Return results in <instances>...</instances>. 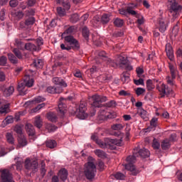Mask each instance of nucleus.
I'll return each instance as SVG.
<instances>
[{
	"label": "nucleus",
	"instance_id": "64",
	"mask_svg": "<svg viewBox=\"0 0 182 182\" xmlns=\"http://www.w3.org/2000/svg\"><path fill=\"white\" fill-rule=\"evenodd\" d=\"M19 2L18 1V0H11L9 1V5L11 8H16Z\"/></svg>",
	"mask_w": 182,
	"mask_h": 182
},
{
	"label": "nucleus",
	"instance_id": "57",
	"mask_svg": "<svg viewBox=\"0 0 182 182\" xmlns=\"http://www.w3.org/2000/svg\"><path fill=\"white\" fill-rule=\"evenodd\" d=\"M114 177H115L117 180H124L125 176L122 173L118 172L114 175Z\"/></svg>",
	"mask_w": 182,
	"mask_h": 182
},
{
	"label": "nucleus",
	"instance_id": "49",
	"mask_svg": "<svg viewBox=\"0 0 182 182\" xmlns=\"http://www.w3.org/2000/svg\"><path fill=\"white\" fill-rule=\"evenodd\" d=\"M65 11H69L70 9V2L68 0L63 1L61 4Z\"/></svg>",
	"mask_w": 182,
	"mask_h": 182
},
{
	"label": "nucleus",
	"instance_id": "21",
	"mask_svg": "<svg viewBox=\"0 0 182 182\" xmlns=\"http://www.w3.org/2000/svg\"><path fill=\"white\" fill-rule=\"evenodd\" d=\"M166 53L170 60H173L174 59V53L173 52V48L169 44L166 46Z\"/></svg>",
	"mask_w": 182,
	"mask_h": 182
},
{
	"label": "nucleus",
	"instance_id": "34",
	"mask_svg": "<svg viewBox=\"0 0 182 182\" xmlns=\"http://www.w3.org/2000/svg\"><path fill=\"white\" fill-rule=\"evenodd\" d=\"M75 32L76 28H75V26H72L65 31L62 36H66V35H72V33H75Z\"/></svg>",
	"mask_w": 182,
	"mask_h": 182
},
{
	"label": "nucleus",
	"instance_id": "54",
	"mask_svg": "<svg viewBox=\"0 0 182 182\" xmlns=\"http://www.w3.org/2000/svg\"><path fill=\"white\" fill-rule=\"evenodd\" d=\"M35 15V9H30L29 10H27L24 12V16H33Z\"/></svg>",
	"mask_w": 182,
	"mask_h": 182
},
{
	"label": "nucleus",
	"instance_id": "19",
	"mask_svg": "<svg viewBox=\"0 0 182 182\" xmlns=\"http://www.w3.org/2000/svg\"><path fill=\"white\" fill-rule=\"evenodd\" d=\"M15 160H17L16 164L11 166V170H15L16 167V170H18V171H20V170H22V164H23V161L21 158L15 159Z\"/></svg>",
	"mask_w": 182,
	"mask_h": 182
},
{
	"label": "nucleus",
	"instance_id": "55",
	"mask_svg": "<svg viewBox=\"0 0 182 182\" xmlns=\"http://www.w3.org/2000/svg\"><path fill=\"white\" fill-rule=\"evenodd\" d=\"M13 53L17 59H22V53H21V50H18V48L13 49Z\"/></svg>",
	"mask_w": 182,
	"mask_h": 182
},
{
	"label": "nucleus",
	"instance_id": "56",
	"mask_svg": "<svg viewBox=\"0 0 182 182\" xmlns=\"http://www.w3.org/2000/svg\"><path fill=\"white\" fill-rule=\"evenodd\" d=\"M98 56H99V58L102 59V60H105V61H106V60H107L109 58L107 57V54H106V52H105V51L99 52L98 53Z\"/></svg>",
	"mask_w": 182,
	"mask_h": 182
},
{
	"label": "nucleus",
	"instance_id": "59",
	"mask_svg": "<svg viewBox=\"0 0 182 182\" xmlns=\"http://www.w3.org/2000/svg\"><path fill=\"white\" fill-rule=\"evenodd\" d=\"M135 92L137 96H141V95H143L146 92V90L142 87H137Z\"/></svg>",
	"mask_w": 182,
	"mask_h": 182
},
{
	"label": "nucleus",
	"instance_id": "10",
	"mask_svg": "<svg viewBox=\"0 0 182 182\" xmlns=\"http://www.w3.org/2000/svg\"><path fill=\"white\" fill-rule=\"evenodd\" d=\"M159 31L161 33H164L165 31H167V20L163 15H159L158 18Z\"/></svg>",
	"mask_w": 182,
	"mask_h": 182
},
{
	"label": "nucleus",
	"instance_id": "37",
	"mask_svg": "<svg viewBox=\"0 0 182 182\" xmlns=\"http://www.w3.org/2000/svg\"><path fill=\"white\" fill-rule=\"evenodd\" d=\"M132 16H135L138 18L136 21L138 25H143V23H144V17H143L140 14H138L137 11H136V14Z\"/></svg>",
	"mask_w": 182,
	"mask_h": 182
},
{
	"label": "nucleus",
	"instance_id": "23",
	"mask_svg": "<svg viewBox=\"0 0 182 182\" xmlns=\"http://www.w3.org/2000/svg\"><path fill=\"white\" fill-rule=\"evenodd\" d=\"M33 124L37 129H41L43 126V121H42L41 116H36L34 118Z\"/></svg>",
	"mask_w": 182,
	"mask_h": 182
},
{
	"label": "nucleus",
	"instance_id": "31",
	"mask_svg": "<svg viewBox=\"0 0 182 182\" xmlns=\"http://www.w3.org/2000/svg\"><path fill=\"white\" fill-rule=\"evenodd\" d=\"M113 23L117 28H122L124 25V20L120 18H114Z\"/></svg>",
	"mask_w": 182,
	"mask_h": 182
},
{
	"label": "nucleus",
	"instance_id": "4",
	"mask_svg": "<svg viewBox=\"0 0 182 182\" xmlns=\"http://www.w3.org/2000/svg\"><path fill=\"white\" fill-rule=\"evenodd\" d=\"M96 165L95 164V159L93 157L90 156L88 158L87 163L85 164L84 167V175L87 180L89 181H93L95 177H96Z\"/></svg>",
	"mask_w": 182,
	"mask_h": 182
},
{
	"label": "nucleus",
	"instance_id": "58",
	"mask_svg": "<svg viewBox=\"0 0 182 182\" xmlns=\"http://www.w3.org/2000/svg\"><path fill=\"white\" fill-rule=\"evenodd\" d=\"M136 3H132L129 4V5L132 6V9H136L137 6H139L140 4H141V0H135Z\"/></svg>",
	"mask_w": 182,
	"mask_h": 182
},
{
	"label": "nucleus",
	"instance_id": "7",
	"mask_svg": "<svg viewBox=\"0 0 182 182\" xmlns=\"http://www.w3.org/2000/svg\"><path fill=\"white\" fill-rule=\"evenodd\" d=\"M24 167L28 171L36 173L39 170V164H38V161L26 159L24 162Z\"/></svg>",
	"mask_w": 182,
	"mask_h": 182
},
{
	"label": "nucleus",
	"instance_id": "33",
	"mask_svg": "<svg viewBox=\"0 0 182 182\" xmlns=\"http://www.w3.org/2000/svg\"><path fill=\"white\" fill-rule=\"evenodd\" d=\"M169 70L171 72V76L172 79H176V76H177V68L174 67L172 64H169Z\"/></svg>",
	"mask_w": 182,
	"mask_h": 182
},
{
	"label": "nucleus",
	"instance_id": "5",
	"mask_svg": "<svg viewBox=\"0 0 182 182\" xmlns=\"http://www.w3.org/2000/svg\"><path fill=\"white\" fill-rule=\"evenodd\" d=\"M33 78L29 75H26L23 80L18 82L17 90L21 96H25L28 93V87L33 86Z\"/></svg>",
	"mask_w": 182,
	"mask_h": 182
},
{
	"label": "nucleus",
	"instance_id": "52",
	"mask_svg": "<svg viewBox=\"0 0 182 182\" xmlns=\"http://www.w3.org/2000/svg\"><path fill=\"white\" fill-rule=\"evenodd\" d=\"M157 122H159V119L154 117L150 122V126L151 129H156L157 127Z\"/></svg>",
	"mask_w": 182,
	"mask_h": 182
},
{
	"label": "nucleus",
	"instance_id": "13",
	"mask_svg": "<svg viewBox=\"0 0 182 182\" xmlns=\"http://www.w3.org/2000/svg\"><path fill=\"white\" fill-rule=\"evenodd\" d=\"M9 103L6 104L5 100H0V114H1V116H5L9 113Z\"/></svg>",
	"mask_w": 182,
	"mask_h": 182
},
{
	"label": "nucleus",
	"instance_id": "43",
	"mask_svg": "<svg viewBox=\"0 0 182 182\" xmlns=\"http://www.w3.org/2000/svg\"><path fill=\"white\" fill-rule=\"evenodd\" d=\"M95 153L100 159H106V153L100 149H96Z\"/></svg>",
	"mask_w": 182,
	"mask_h": 182
},
{
	"label": "nucleus",
	"instance_id": "48",
	"mask_svg": "<svg viewBox=\"0 0 182 182\" xmlns=\"http://www.w3.org/2000/svg\"><path fill=\"white\" fill-rule=\"evenodd\" d=\"M155 86L153 85V80H147L146 81V89L149 90V92H151V90H153L154 89Z\"/></svg>",
	"mask_w": 182,
	"mask_h": 182
},
{
	"label": "nucleus",
	"instance_id": "27",
	"mask_svg": "<svg viewBox=\"0 0 182 182\" xmlns=\"http://www.w3.org/2000/svg\"><path fill=\"white\" fill-rule=\"evenodd\" d=\"M26 130L28 134V136H34L35 135V128L33 125L31 124H27L26 125Z\"/></svg>",
	"mask_w": 182,
	"mask_h": 182
},
{
	"label": "nucleus",
	"instance_id": "24",
	"mask_svg": "<svg viewBox=\"0 0 182 182\" xmlns=\"http://www.w3.org/2000/svg\"><path fill=\"white\" fill-rule=\"evenodd\" d=\"M136 114H139V116H140L141 119H144V120H146V119H147V111L144 110L143 108H138L135 116H136Z\"/></svg>",
	"mask_w": 182,
	"mask_h": 182
},
{
	"label": "nucleus",
	"instance_id": "6",
	"mask_svg": "<svg viewBox=\"0 0 182 182\" xmlns=\"http://www.w3.org/2000/svg\"><path fill=\"white\" fill-rule=\"evenodd\" d=\"M99 146L101 149H109L110 150H116L117 146H122V139H112L106 138L105 142L99 141Z\"/></svg>",
	"mask_w": 182,
	"mask_h": 182
},
{
	"label": "nucleus",
	"instance_id": "14",
	"mask_svg": "<svg viewBox=\"0 0 182 182\" xmlns=\"http://www.w3.org/2000/svg\"><path fill=\"white\" fill-rule=\"evenodd\" d=\"M52 82L53 83H54V85L60 86L57 87H60L63 90L65 87H68V83L66 82V81H65V80L62 79L61 77H55L52 79Z\"/></svg>",
	"mask_w": 182,
	"mask_h": 182
},
{
	"label": "nucleus",
	"instance_id": "51",
	"mask_svg": "<svg viewBox=\"0 0 182 182\" xmlns=\"http://www.w3.org/2000/svg\"><path fill=\"white\" fill-rule=\"evenodd\" d=\"M70 21L73 23H76V22H77V21H79V14H74L71 15Z\"/></svg>",
	"mask_w": 182,
	"mask_h": 182
},
{
	"label": "nucleus",
	"instance_id": "44",
	"mask_svg": "<svg viewBox=\"0 0 182 182\" xmlns=\"http://www.w3.org/2000/svg\"><path fill=\"white\" fill-rule=\"evenodd\" d=\"M41 102H45V98L42 97H37L33 100H31L27 103H29L30 105H35L36 103H41Z\"/></svg>",
	"mask_w": 182,
	"mask_h": 182
},
{
	"label": "nucleus",
	"instance_id": "62",
	"mask_svg": "<svg viewBox=\"0 0 182 182\" xmlns=\"http://www.w3.org/2000/svg\"><path fill=\"white\" fill-rule=\"evenodd\" d=\"M8 59L5 56L0 57V66H5L6 65Z\"/></svg>",
	"mask_w": 182,
	"mask_h": 182
},
{
	"label": "nucleus",
	"instance_id": "39",
	"mask_svg": "<svg viewBox=\"0 0 182 182\" xmlns=\"http://www.w3.org/2000/svg\"><path fill=\"white\" fill-rule=\"evenodd\" d=\"M105 62L107 65L108 66H110L111 68H117V66H119V64H117V63L109 58L105 60Z\"/></svg>",
	"mask_w": 182,
	"mask_h": 182
},
{
	"label": "nucleus",
	"instance_id": "63",
	"mask_svg": "<svg viewBox=\"0 0 182 182\" xmlns=\"http://www.w3.org/2000/svg\"><path fill=\"white\" fill-rule=\"evenodd\" d=\"M127 65V59L124 57H119V66Z\"/></svg>",
	"mask_w": 182,
	"mask_h": 182
},
{
	"label": "nucleus",
	"instance_id": "29",
	"mask_svg": "<svg viewBox=\"0 0 182 182\" xmlns=\"http://www.w3.org/2000/svg\"><path fill=\"white\" fill-rule=\"evenodd\" d=\"M18 144H20V146H21L22 147L28 144V141H26V138L23 134L18 135Z\"/></svg>",
	"mask_w": 182,
	"mask_h": 182
},
{
	"label": "nucleus",
	"instance_id": "12",
	"mask_svg": "<svg viewBox=\"0 0 182 182\" xmlns=\"http://www.w3.org/2000/svg\"><path fill=\"white\" fill-rule=\"evenodd\" d=\"M76 112L77 113V117H80V119H85V117H86V102H81Z\"/></svg>",
	"mask_w": 182,
	"mask_h": 182
},
{
	"label": "nucleus",
	"instance_id": "25",
	"mask_svg": "<svg viewBox=\"0 0 182 182\" xmlns=\"http://www.w3.org/2000/svg\"><path fill=\"white\" fill-rule=\"evenodd\" d=\"M110 22V14H104L101 17V23L102 25H107Z\"/></svg>",
	"mask_w": 182,
	"mask_h": 182
},
{
	"label": "nucleus",
	"instance_id": "26",
	"mask_svg": "<svg viewBox=\"0 0 182 182\" xmlns=\"http://www.w3.org/2000/svg\"><path fill=\"white\" fill-rule=\"evenodd\" d=\"M32 66L36 69H42L43 68V61L41 59L34 60Z\"/></svg>",
	"mask_w": 182,
	"mask_h": 182
},
{
	"label": "nucleus",
	"instance_id": "41",
	"mask_svg": "<svg viewBox=\"0 0 182 182\" xmlns=\"http://www.w3.org/2000/svg\"><path fill=\"white\" fill-rule=\"evenodd\" d=\"M90 35V31L87 27L82 28V36L86 41H89V36Z\"/></svg>",
	"mask_w": 182,
	"mask_h": 182
},
{
	"label": "nucleus",
	"instance_id": "20",
	"mask_svg": "<svg viewBox=\"0 0 182 182\" xmlns=\"http://www.w3.org/2000/svg\"><path fill=\"white\" fill-rule=\"evenodd\" d=\"M65 110H66V105L65 102H63V98H60L58 112L60 113L61 116H63V114H65Z\"/></svg>",
	"mask_w": 182,
	"mask_h": 182
},
{
	"label": "nucleus",
	"instance_id": "40",
	"mask_svg": "<svg viewBox=\"0 0 182 182\" xmlns=\"http://www.w3.org/2000/svg\"><path fill=\"white\" fill-rule=\"evenodd\" d=\"M47 119L50 120V122H55L58 120V117H56V114L53 112H48L47 114Z\"/></svg>",
	"mask_w": 182,
	"mask_h": 182
},
{
	"label": "nucleus",
	"instance_id": "16",
	"mask_svg": "<svg viewBox=\"0 0 182 182\" xmlns=\"http://www.w3.org/2000/svg\"><path fill=\"white\" fill-rule=\"evenodd\" d=\"M46 92L50 95H55L56 93H62L63 90L61 87H57L55 86H48L46 88Z\"/></svg>",
	"mask_w": 182,
	"mask_h": 182
},
{
	"label": "nucleus",
	"instance_id": "22",
	"mask_svg": "<svg viewBox=\"0 0 182 182\" xmlns=\"http://www.w3.org/2000/svg\"><path fill=\"white\" fill-rule=\"evenodd\" d=\"M14 92H15V88L14 86H10L3 90V95L6 97H9L11 95H13Z\"/></svg>",
	"mask_w": 182,
	"mask_h": 182
},
{
	"label": "nucleus",
	"instance_id": "32",
	"mask_svg": "<svg viewBox=\"0 0 182 182\" xmlns=\"http://www.w3.org/2000/svg\"><path fill=\"white\" fill-rule=\"evenodd\" d=\"M6 139L9 144H14L15 143V139L14 138V135L11 132H7L6 134Z\"/></svg>",
	"mask_w": 182,
	"mask_h": 182
},
{
	"label": "nucleus",
	"instance_id": "38",
	"mask_svg": "<svg viewBox=\"0 0 182 182\" xmlns=\"http://www.w3.org/2000/svg\"><path fill=\"white\" fill-rule=\"evenodd\" d=\"M8 58L9 60L11 62V63H13V65H16V63H18L17 57L12 54V53L8 54Z\"/></svg>",
	"mask_w": 182,
	"mask_h": 182
},
{
	"label": "nucleus",
	"instance_id": "53",
	"mask_svg": "<svg viewBox=\"0 0 182 182\" xmlns=\"http://www.w3.org/2000/svg\"><path fill=\"white\" fill-rule=\"evenodd\" d=\"M103 107H116V102L114 100H111L104 104Z\"/></svg>",
	"mask_w": 182,
	"mask_h": 182
},
{
	"label": "nucleus",
	"instance_id": "42",
	"mask_svg": "<svg viewBox=\"0 0 182 182\" xmlns=\"http://www.w3.org/2000/svg\"><path fill=\"white\" fill-rule=\"evenodd\" d=\"M46 147L55 149L56 147V141L50 139L46 142Z\"/></svg>",
	"mask_w": 182,
	"mask_h": 182
},
{
	"label": "nucleus",
	"instance_id": "11",
	"mask_svg": "<svg viewBox=\"0 0 182 182\" xmlns=\"http://www.w3.org/2000/svg\"><path fill=\"white\" fill-rule=\"evenodd\" d=\"M1 182H15L14 181L12 173H11L8 169H4L1 171Z\"/></svg>",
	"mask_w": 182,
	"mask_h": 182
},
{
	"label": "nucleus",
	"instance_id": "61",
	"mask_svg": "<svg viewBox=\"0 0 182 182\" xmlns=\"http://www.w3.org/2000/svg\"><path fill=\"white\" fill-rule=\"evenodd\" d=\"M152 147L154 149V150H159V149H160V142L154 139L153 141Z\"/></svg>",
	"mask_w": 182,
	"mask_h": 182
},
{
	"label": "nucleus",
	"instance_id": "46",
	"mask_svg": "<svg viewBox=\"0 0 182 182\" xmlns=\"http://www.w3.org/2000/svg\"><path fill=\"white\" fill-rule=\"evenodd\" d=\"M41 168H40V171H41V174L42 176V177H45V175L46 174V168L45 167H46V164H45V161H42L41 163Z\"/></svg>",
	"mask_w": 182,
	"mask_h": 182
},
{
	"label": "nucleus",
	"instance_id": "17",
	"mask_svg": "<svg viewBox=\"0 0 182 182\" xmlns=\"http://www.w3.org/2000/svg\"><path fill=\"white\" fill-rule=\"evenodd\" d=\"M112 130L117 131L113 132L114 136L119 137V136L122 134V132H120V130L123 129V125L122 124H114L112 126Z\"/></svg>",
	"mask_w": 182,
	"mask_h": 182
},
{
	"label": "nucleus",
	"instance_id": "28",
	"mask_svg": "<svg viewBox=\"0 0 182 182\" xmlns=\"http://www.w3.org/2000/svg\"><path fill=\"white\" fill-rule=\"evenodd\" d=\"M171 146V144L170 143V140L168 139H166L162 141L161 147L163 150H168Z\"/></svg>",
	"mask_w": 182,
	"mask_h": 182
},
{
	"label": "nucleus",
	"instance_id": "3",
	"mask_svg": "<svg viewBox=\"0 0 182 182\" xmlns=\"http://www.w3.org/2000/svg\"><path fill=\"white\" fill-rule=\"evenodd\" d=\"M63 38L65 40V44H60V48L62 50H79L80 49V44H79V41L75 38L72 35L64 36Z\"/></svg>",
	"mask_w": 182,
	"mask_h": 182
},
{
	"label": "nucleus",
	"instance_id": "1",
	"mask_svg": "<svg viewBox=\"0 0 182 182\" xmlns=\"http://www.w3.org/2000/svg\"><path fill=\"white\" fill-rule=\"evenodd\" d=\"M136 157H141V159H147L150 157V151L147 149H142L139 151V149H134L132 156H129L127 158V164H125L126 170L131 172L132 176H137L139 171L134 166V163H136Z\"/></svg>",
	"mask_w": 182,
	"mask_h": 182
},
{
	"label": "nucleus",
	"instance_id": "35",
	"mask_svg": "<svg viewBox=\"0 0 182 182\" xmlns=\"http://www.w3.org/2000/svg\"><path fill=\"white\" fill-rule=\"evenodd\" d=\"M56 11H57V14L58 15V16H60V18L63 16H66L67 10L63 8L62 6L57 7Z\"/></svg>",
	"mask_w": 182,
	"mask_h": 182
},
{
	"label": "nucleus",
	"instance_id": "50",
	"mask_svg": "<svg viewBox=\"0 0 182 182\" xmlns=\"http://www.w3.org/2000/svg\"><path fill=\"white\" fill-rule=\"evenodd\" d=\"M36 42L37 44V50H41V46L43 45V38L39 37L36 40Z\"/></svg>",
	"mask_w": 182,
	"mask_h": 182
},
{
	"label": "nucleus",
	"instance_id": "2",
	"mask_svg": "<svg viewBox=\"0 0 182 182\" xmlns=\"http://www.w3.org/2000/svg\"><path fill=\"white\" fill-rule=\"evenodd\" d=\"M179 3L180 0H168V15L173 18L172 22L181 14L182 6Z\"/></svg>",
	"mask_w": 182,
	"mask_h": 182
},
{
	"label": "nucleus",
	"instance_id": "60",
	"mask_svg": "<svg viewBox=\"0 0 182 182\" xmlns=\"http://www.w3.org/2000/svg\"><path fill=\"white\" fill-rule=\"evenodd\" d=\"M43 107H45V103H41L38 106H36V107H34L32 109V112H33V113H36V112H38V110H41V109H43Z\"/></svg>",
	"mask_w": 182,
	"mask_h": 182
},
{
	"label": "nucleus",
	"instance_id": "30",
	"mask_svg": "<svg viewBox=\"0 0 182 182\" xmlns=\"http://www.w3.org/2000/svg\"><path fill=\"white\" fill-rule=\"evenodd\" d=\"M59 176L60 180L65 181V180L68 178V170L65 168L60 169L59 171Z\"/></svg>",
	"mask_w": 182,
	"mask_h": 182
},
{
	"label": "nucleus",
	"instance_id": "8",
	"mask_svg": "<svg viewBox=\"0 0 182 182\" xmlns=\"http://www.w3.org/2000/svg\"><path fill=\"white\" fill-rule=\"evenodd\" d=\"M92 106L94 107H103L105 102H107V97L106 96H102L99 95H95L92 97Z\"/></svg>",
	"mask_w": 182,
	"mask_h": 182
},
{
	"label": "nucleus",
	"instance_id": "45",
	"mask_svg": "<svg viewBox=\"0 0 182 182\" xmlns=\"http://www.w3.org/2000/svg\"><path fill=\"white\" fill-rule=\"evenodd\" d=\"M46 129L49 133H53V132H56V130H58V127L52 124H48L46 125Z\"/></svg>",
	"mask_w": 182,
	"mask_h": 182
},
{
	"label": "nucleus",
	"instance_id": "9",
	"mask_svg": "<svg viewBox=\"0 0 182 182\" xmlns=\"http://www.w3.org/2000/svg\"><path fill=\"white\" fill-rule=\"evenodd\" d=\"M156 89L160 92L161 97H165L166 96H168V95H171V93H173V90L164 84L157 86Z\"/></svg>",
	"mask_w": 182,
	"mask_h": 182
},
{
	"label": "nucleus",
	"instance_id": "36",
	"mask_svg": "<svg viewBox=\"0 0 182 182\" xmlns=\"http://www.w3.org/2000/svg\"><path fill=\"white\" fill-rule=\"evenodd\" d=\"M25 49H26V50H38V47L36 46H35V44L32 43H27L25 44Z\"/></svg>",
	"mask_w": 182,
	"mask_h": 182
},
{
	"label": "nucleus",
	"instance_id": "47",
	"mask_svg": "<svg viewBox=\"0 0 182 182\" xmlns=\"http://www.w3.org/2000/svg\"><path fill=\"white\" fill-rule=\"evenodd\" d=\"M121 79L122 83H129V82H130V76H129V74L126 73H122Z\"/></svg>",
	"mask_w": 182,
	"mask_h": 182
},
{
	"label": "nucleus",
	"instance_id": "15",
	"mask_svg": "<svg viewBox=\"0 0 182 182\" xmlns=\"http://www.w3.org/2000/svg\"><path fill=\"white\" fill-rule=\"evenodd\" d=\"M120 15H124L127 16V15H136V11L133 9V7L130 6V4L127 6V9H121L119 10Z\"/></svg>",
	"mask_w": 182,
	"mask_h": 182
},
{
	"label": "nucleus",
	"instance_id": "18",
	"mask_svg": "<svg viewBox=\"0 0 182 182\" xmlns=\"http://www.w3.org/2000/svg\"><path fill=\"white\" fill-rule=\"evenodd\" d=\"M35 23V18L33 17H29L26 19L25 22L20 23V28H26V26H31Z\"/></svg>",
	"mask_w": 182,
	"mask_h": 182
}]
</instances>
